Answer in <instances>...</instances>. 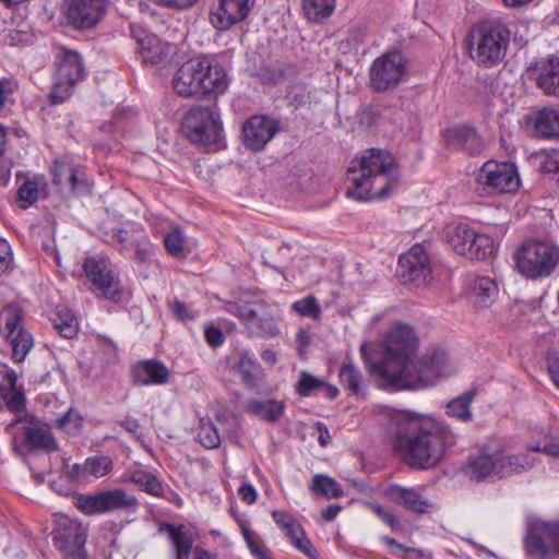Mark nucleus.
Instances as JSON below:
<instances>
[{"instance_id":"1","label":"nucleus","mask_w":559,"mask_h":559,"mask_svg":"<svg viewBox=\"0 0 559 559\" xmlns=\"http://www.w3.org/2000/svg\"><path fill=\"white\" fill-rule=\"evenodd\" d=\"M396 425L393 445L403 462L415 469L437 466L447 451L456 444L451 427L430 416L399 411L392 417Z\"/></svg>"},{"instance_id":"2","label":"nucleus","mask_w":559,"mask_h":559,"mask_svg":"<svg viewBox=\"0 0 559 559\" xmlns=\"http://www.w3.org/2000/svg\"><path fill=\"white\" fill-rule=\"evenodd\" d=\"M348 181L346 195L356 201L384 199L399 186L400 164L386 150L367 148L352 160Z\"/></svg>"},{"instance_id":"3","label":"nucleus","mask_w":559,"mask_h":559,"mask_svg":"<svg viewBox=\"0 0 559 559\" xmlns=\"http://www.w3.org/2000/svg\"><path fill=\"white\" fill-rule=\"evenodd\" d=\"M418 344L414 329L408 324L397 323L383 336L381 358L378 361L371 360L370 346L366 343L360 346V354L379 386L394 391L397 386L396 383H393L394 379L402 378L406 369L413 367Z\"/></svg>"},{"instance_id":"4","label":"nucleus","mask_w":559,"mask_h":559,"mask_svg":"<svg viewBox=\"0 0 559 559\" xmlns=\"http://www.w3.org/2000/svg\"><path fill=\"white\" fill-rule=\"evenodd\" d=\"M171 83L183 98H217L228 90L230 78L215 56H201L183 62Z\"/></svg>"},{"instance_id":"5","label":"nucleus","mask_w":559,"mask_h":559,"mask_svg":"<svg viewBox=\"0 0 559 559\" xmlns=\"http://www.w3.org/2000/svg\"><path fill=\"white\" fill-rule=\"evenodd\" d=\"M511 31L501 19L475 24L468 34L467 47L473 61L485 68L498 66L507 56Z\"/></svg>"},{"instance_id":"6","label":"nucleus","mask_w":559,"mask_h":559,"mask_svg":"<svg viewBox=\"0 0 559 559\" xmlns=\"http://www.w3.org/2000/svg\"><path fill=\"white\" fill-rule=\"evenodd\" d=\"M514 263L526 278L548 277L559 264V247L546 240L526 241L515 251Z\"/></svg>"},{"instance_id":"7","label":"nucleus","mask_w":559,"mask_h":559,"mask_svg":"<svg viewBox=\"0 0 559 559\" xmlns=\"http://www.w3.org/2000/svg\"><path fill=\"white\" fill-rule=\"evenodd\" d=\"M182 132L190 142L213 151L222 146L224 130L219 116L210 107L193 106L181 122Z\"/></svg>"},{"instance_id":"8","label":"nucleus","mask_w":559,"mask_h":559,"mask_svg":"<svg viewBox=\"0 0 559 559\" xmlns=\"http://www.w3.org/2000/svg\"><path fill=\"white\" fill-rule=\"evenodd\" d=\"M447 360V354L440 349L424 355L418 365L413 360V367H408L402 378L394 379L393 383L397 384L394 391L433 385L443 373Z\"/></svg>"},{"instance_id":"9","label":"nucleus","mask_w":559,"mask_h":559,"mask_svg":"<svg viewBox=\"0 0 559 559\" xmlns=\"http://www.w3.org/2000/svg\"><path fill=\"white\" fill-rule=\"evenodd\" d=\"M53 88L50 92L52 104L66 102L72 94L73 87L84 78L83 59L74 50H63L58 57Z\"/></svg>"},{"instance_id":"10","label":"nucleus","mask_w":559,"mask_h":559,"mask_svg":"<svg viewBox=\"0 0 559 559\" xmlns=\"http://www.w3.org/2000/svg\"><path fill=\"white\" fill-rule=\"evenodd\" d=\"M407 74V60L400 51L386 52L369 69L370 86L378 93L395 88Z\"/></svg>"},{"instance_id":"11","label":"nucleus","mask_w":559,"mask_h":559,"mask_svg":"<svg viewBox=\"0 0 559 559\" xmlns=\"http://www.w3.org/2000/svg\"><path fill=\"white\" fill-rule=\"evenodd\" d=\"M236 314L252 337L270 338L280 334L273 310L263 300L239 305Z\"/></svg>"},{"instance_id":"12","label":"nucleus","mask_w":559,"mask_h":559,"mask_svg":"<svg viewBox=\"0 0 559 559\" xmlns=\"http://www.w3.org/2000/svg\"><path fill=\"white\" fill-rule=\"evenodd\" d=\"M86 537L87 530L80 522L66 515L57 519L53 543L66 557L82 558L85 555Z\"/></svg>"},{"instance_id":"13","label":"nucleus","mask_w":559,"mask_h":559,"mask_svg":"<svg viewBox=\"0 0 559 559\" xmlns=\"http://www.w3.org/2000/svg\"><path fill=\"white\" fill-rule=\"evenodd\" d=\"M527 552L535 559L559 558V524L542 522L535 524L525 538Z\"/></svg>"},{"instance_id":"14","label":"nucleus","mask_w":559,"mask_h":559,"mask_svg":"<svg viewBox=\"0 0 559 559\" xmlns=\"http://www.w3.org/2000/svg\"><path fill=\"white\" fill-rule=\"evenodd\" d=\"M477 181L499 193H512L520 187L518 169L512 163L486 162L477 174Z\"/></svg>"},{"instance_id":"15","label":"nucleus","mask_w":559,"mask_h":559,"mask_svg":"<svg viewBox=\"0 0 559 559\" xmlns=\"http://www.w3.org/2000/svg\"><path fill=\"white\" fill-rule=\"evenodd\" d=\"M432 269L425 248L416 243L399 259V276L404 283L421 286L431 280Z\"/></svg>"},{"instance_id":"16","label":"nucleus","mask_w":559,"mask_h":559,"mask_svg":"<svg viewBox=\"0 0 559 559\" xmlns=\"http://www.w3.org/2000/svg\"><path fill=\"white\" fill-rule=\"evenodd\" d=\"M510 444L507 440H491L480 448L477 455H471L463 466V473L474 481H483L491 475L497 476V464L492 454L507 451Z\"/></svg>"},{"instance_id":"17","label":"nucleus","mask_w":559,"mask_h":559,"mask_svg":"<svg viewBox=\"0 0 559 559\" xmlns=\"http://www.w3.org/2000/svg\"><path fill=\"white\" fill-rule=\"evenodd\" d=\"M107 12L106 0H68L66 16L76 29L95 27Z\"/></svg>"},{"instance_id":"18","label":"nucleus","mask_w":559,"mask_h":559,"mask_svg":"<svg viewBox=\"0 0 559 559\" xmlns=\"http://www.w3.org/2000/svg\"><path fill=\"white\" fill-rule=\"evenodd\" d=\"M278 129L276 120L266 116H252L242 126L243 145L253 152L262 151Z\"/></svg>"},{"instance_id":"19","label":"nucleus","mask_w":559,"mask_h":559,"mask_svg":"<svg viewBox=\"0 0 559 559\" xmlns=\"http://www.w3.org/2000/svg\"><path fill=\"white\" fill-rule=\"evenodd\" d=\"M253 5L254 0H219L218 5L210 12V22L216 29L227 31L246 20Z\"/></svg>"},{"instance_id":"20","label":"nucleus","mask_w":559,"mask_h":559,"mask_svg":"<svg viewBox=\"0 0 559 559\" xmlns=\"http://www.w3.org/2000/svg\"><path fill=\"white\" fill-rule=\"evenodd\" d=\"M442 139L448 148L468 155H479L484 150V142L476 130L465 126L444 130Z\"/></svg>"},{"instance_id":"21","label":"nucleus","mask_w":559,"mask_h":559,"mask_svg":"<svg viewBox=\"0 0 559 559\" xmlns=\"http://www.w3.org/2000/svg\"><path fill=\"white\" fill-rule=\"evenodd\" d=\"M138 43V53L145 64H158L165 61L170 52L171 46L162 41L157 36L145 31H132Z\"/></svg>"},{"instance_id":"22","label":"nucleus","mask_w":559,"mask_h":559,"mask_svg":"<svg viewBox=\"0 0 559 559\" xmlns=\"http://www.w3.org/2000/svg\"><path fill=\"white\" fill-rule=\"evenodd\" d=\"M531 74L545 94L559 96V57L548 56L539 59L531 68Z\"/></svg>"},{"instance_id":"23","label":"nucleus","mask_w":559,"mask_h":559,"mask_svg":"<svg viewBox=\"0 0 559 559\" xmlns=\"http://www.w3.org/2000/svg\"><path fill=\"white\" fill-rule=\"evenodd\" d=\"M170 372L158 359L136 362L131 370L132 383L136 386L159 385L168 382Z\"/></svg>"},{"instance_id":"24","label":"nucleus","mask_w":559,"mask_h":559,"mask_svg":"<svg viewBox=\"0 0 559 559\" xmlns=\"http://www.w3.org/2000/svg\"><path fill=\"white\" fill-rule=\"evenodd\" d=\"M157 531L159 534L167 535L175 559H190L194 540L185 524L176 525L169 522H159Z\"/></svg>"},{"instance_id":"25","label":"nucleus","mask_w":559,"mask_h":559,"mask_svg":"<svg viewBox=\"0 0 559 559\" xmlns=\"http://www.w3.org/2000/svg\"><path fill=\"white\" fill-rule=\"evenodd\" d=\"M83 270L95 289L100 290L106 298L115 297L118 287L105 261L87 258L83 263Z\"/></svg>"},{"instance_id":"26","label":"nucleus","mask_w":559,"mask_h":559,"mask_svg":"<svg viewBox=\"0 0 559 559\" xmlns=\"http://www.w3.org/2000/svg\"><path fill=\"white\" fill-rule=\"evenodd\" d=\"M27 421L28 425L23 427V433L25 443L31 450H41L47 453L58 450L55 437L37 418L32 416Z\"/></svg>"},{"instance_id":"27","label":"nucleus","mask_w":559,"mask_h":559,"mask_svg":"<svg viewBox=\"0 0 559 559\" xmlns=\"http://www.w3.org/2000/svg\"><path fill=\"white\" fill-rule=\"evenodd\" d=\"M498 285L489 276H477L468 284V298L478 308L491 306L498 297Z\"/></svg>"},{"instance_id":"28","label":"nucleus","mask_w":559,"mask_h":559,"mask_svg":"<svg viewBox=\"0 0 559 559\" xmlns=\"http://www.w3.org/2000/svg\"><path fill=\"white\" fill-rule=\"evenodd\" d=\"M386 495L395 503H399L417 514H424L428 511V501L423 499L414 489L392 485L388 488Z\"/></svg>"},{"instance_id":"29","label":"nucleus","mask_w":559,"mask_h":559,"mask_svg":"<svg viewBox=\"0 0 559 559\" xmlns=\"http://www.w3.org/2000/svg\"><path fill=\"white\" fill-rule=\"evenodd\" d=\"M534 131L543 139H559V108L544 107L534 120Z\"/></svg>"},{"instance_id":"30","label":"nucleus","mask_w":559,"mask_h":559,"mask_svg":"<svg viewBox=\"0 0 559 559\" xmlns=\"http://www.w3.org/2000/svg\"><path fill=\"white\" fill-rule=\"evenodd\" d=\"M496 464L497 476L499 478H506L532 468L534 460L527 454H511L496 459Z\"/></svg>"},{"instance_id":"31","label":"nucleus","mask_w":559,"mask_h":559,"mask_svg":"<svg viewBox=\"0 0 559 559\" xmlns=\"http://www.w3.org/2000/svg\"><path fill=\"white\" fill-rule=\"evenodd\" d=\"M340 383L356 396H365L366 385L360 370L352 362H343L338 372Z\"/></svg>"},{"instance_id":"32","label":"nucleus","mask_w":559,"mask_h":559,"mask_svg":"<svg viewBox=\"0 0 559 559\" xmlns=\"http://www.w3.org/2000/svg\"><path fill=\"white\" fill-rule=\"evenodd\" d=\"M5 340L11 346V358L14 362H23L34 346L33 335L26 329H20L13 334H5Z\"/></svg>"},{"instance_id":"33","label":"nucleus","mask_w":559,"mask_h":559,"mask_svg":"<svg viewBox=\"0 0 559 559\" xmlns=\"http://www.w3.org/2000/svg\"><path fill=\"white\" fill-rule=\"evenodd\" d=\"M247 411L263 420L274 423L284 413V404L275 400H251L247 405Z\"/></svg>"},{"instance_id":"34","label":"nucleus","mask_w":559,"mask_h":559,"mask_svg":"<svg viewBox=\"0 0 559 559\" xmlns=\"http://www.w3.org/2000/svg\"><path fill=\"white\" fill-rule=\"evenodd\" d=\"M103 495L106 512L116 510H135L139 506L138 499L134 496L128 495L121 488L103 491Z\"/></svg>"},{"instance_id":"35","label":"nucleus","mask_w":559,"mask_h":559,"mask_svg":"<svg viewBox=\"0 0 559 559\" xmlns=\"http://www.w3.org/2000/svg\"><path fill=\"white\" fill-rule=\"evenodd\" d=\"M5 380H1L0 396L3 399L7 408L16 415H21L26 411V396L22 388H17V382L12 386Z\"/></svg>"},{"instance_id":"36","label":"nucleus","mask_w":559,"mask_h":559,"mask_svg":"<svg viewBox=\"0 0 559 559\" xmlns=\"http://www.w3.org/2000/svg\"><path fill=\"white\" fill-rule=\"evenodd\" d=\"M473 229L466 224H459L449 227L445 231V237L452 249L462 255H466L468 242L473 236Z\"/></svg>"},{"instance_id":"37","label":"nucleus","mask_w":559,"mask_h":559,"mask_svg":"<svg viewBox=\"0 0 559 559\" xmlns=\"http://www.w3.org/2000/svg\"><path fill=\"white\" fill-rule=\"evenodd\" d=\"M235 369L249 389L259 386L261 370L259 364L253 358L247 354H241Z\"/></svg>"},{"instance_id":"38","label":"nucleus","mask_w":559,"mask_h":559,"mask_svg":"<svg viewBox=\"0 0 559 559\" xmlns=\"http://www.w3.org/2000/svg\"><path fill=\"white\" fill-rule=\"evenodd\" d=\"M336 0H302L305 16L311 22H321L335 10Z\"/></svg>"},{"instance_id":"39","label":"nucleus","mask_w":559,"mask_h":559,"mask_svg":"<svg viewBox=\"0 0 559 559\" xmlns=\"http://www.w3.org/2000/svg\"><path fill=\"white\" fill-rule=\"evenodd\" d=\"M310 488L314 493L324 496L328 499L340 498L344 496L342 485L334 478L324 474L314 475Z\"/></svg>"},{"instance_id":"40","label":"nucleus","mask_w":559,"mask_h":559,"mask_svg":"<svg viewBox=\"0 0 559 559\" xmlns=\"http://www.w3.org/2000/svg\"><path fill=\"white\" fill-rule=\"evenodd\" d=\"M493 251V240L486 234L473 231L472 239L468 242L466 258L471 260H484Z\"/></svg>"},{"instance_id":"41","label":"nucleus","mask_w":559,"mask_h":559,"mask_svg":"<svg viewBox=\"0 0 559 559\" xmlns=\"http://www.w3.org/2000/svg\"><path fill=\"white\" fill-rule=\"evenodd\" d=\"M474 395V392H465L461 396L450 401L447 406V414L462 421H469L472 419L469 407Z\"/></svg>"},{"instance_id":"42","label":"nucleus","mask_w":559,"mask_h":559,"mask_svg":"<svg viewBox=\"0 0 559 559\" xmlns=\"http://www.w3.org/2000/svg\"><path fill=\"white\" fill-rule=\"evenodd\" d=\"M21 178H24V181L19 187L16 195L22 202L21 206L23 209H27L38 200V181L31 179L22 171H19L16 174V179L20 180Z\"/></svg>"},{"instance_id":"43","label":"nucleus","mask_w":559,"mask_h":559,"mask_svg":"<svg viewBox=\"0 0 559 559\" xmlns=\"http://www.w3.org/2000/svg\"><path fill=\"white\" fill-rule=\"evenodd\" d=\"M0 322L3 323L5 334H13L19 332L20 329H25L23 325L22 309L14 304L7 305L0 312Z\"/></svg>"},{"instance_id":"44","label":"nucleus","mask_w":559,"mask_h":559,"mask_svg":"<svg viewBox=\"0 0 559 559\" xmlns=\"http://www.w3.org/2000/svg\"><path fill=\"white\" fill-rule=\"evenodd\" d=\"M130 479L133 484H135L141 490L153 495V496H162L163 486L157 477L146 471H135L131 474Z\"/></svg>"},{"instance_id":"45","label":"nucleus","mask_w":559,"mask_h":559,"mask_svg":"<svg viewBox=\"0 0 559 559\" xmlns=\"http://www.w3.org/2000/svg\"><path fill=\"white\" fill-rule=\"evenodd\" d=\"M53 326L66 338H72L78 333V320L73 312L67 308L56 313Z\"/></svg>"},{"instance_id":"46","label":"nucleus","mask_w":559,"mask_h":559,"mask_svg":"<svg viewBox=\"0 0 559 559\" xmlns=\"http://www.w3.org/2000/svg\"><path fill=\"white\" fill-rule=\"evenodd\" d=\"M164 247L166 251L175 258H186V239L179 228H174L164 236Z\"/></svg>"},{"instance_id":"47","label":"nucleus","mask_w":559,"mask_h":559,"mask_svg":"<svg viewBox=\"0 0 559 559\" xmlns=\"http://www.w3.org/2000/svg\"><path fill=\"white\" fill-rule=\"evenodd\" d=\"M76 507L87 515L106 513L103 491L95 495L79 496Z\"/></svg>"},{"instance_id":"48","label":"nucleus","mask_w":559,"mask_h":559,"mask_svg":"<svg viewBox=\"0 0 559 559\" xmlns=\"http://www.w3.org/2000/svg\"><path fill=\"white\" fill-rule=\"evenodd\" d=\"M114 468L111 457L107 455L91 456L85 460V469L90 476L100 478L108 475Z\"/></svg>"},{"instance_id":"49","label":"nucleus","mask_w":559,"mask_h":559,"mask_svg":"<svg viewBox=\"0 0 559 559\" xmlns=\"http://www.w3.org/2000/svg\"><path fill=\"white\" fill-rule=\"evenodd\" d=\"M68 180L74 194L86 195L91 193L92 182L83 169L70 168L68 170Z\"/></svg>"},{"instance_id":"50","label":"nucleus","mask_w":559,"mask_h":559,"mask_svg":"<svg viewBox=\"0 0 559 559\" xmlns=\"http://www.w3.org/2000/svg\"><path fill=\"white\" fill-rule=\"evenodd\" d=\"M366 28L361 25L353 26L348 29L346 37L340 43V48L344 52L357 50L365 41Z\"/></svg>"},{"instance_id":"51","label":"nucleus","mask_w":559,"mask_h":559,"mask_svg":"<svg viewBox=\"0 0 559 559\" xmlns=\"http://www.w3.org/2000/svg\"><path fill=\"white\" fill-rule=\"evenodd\" d=\"M292 308L299 316L306 318L318 319L321 314V307L313 296H308L295 301Z\"/></svg>"},{"instance_id":"52","label":"nucleus","mask_w":559,"mask_h":559,"mask_svg":"<svg viewBox=\"0 0 559 559\" xmlns=\"http://www.w3.org/2000/svg\"><path fill=\"white\" fill-rule=\"evenodd\" d=\"M322 385H324V380H321L304 370L299 373V380L296 384V392L300 396H309L316 390H320Z\"/></svg>"},{"instance_id":"53","label":"nucleus","mask_w":559,"mask_h":559,"mask_svg":"<svg viewBox=\"0 0 559 559\" xmlns=\"http://www.w3.org/2000/svg\"><path fill=\"white\" fill-rule=\"evenodd\" d=\"M288 537L290 543L309 559H319L317 549L310 539L306 536L301 526L299 527V531H295L294 534Z\"/></svg>"},{"instance_id":"54","label":"nucleus","mask_w":559,"mask_h":559,"mask_svg":"<svg viewBox=\"0 0 559 559\" xmlns=\"http://www.w3.org/2000/svg\"><path fill=\"white\" fill-rule=\"evenodd\" d=\"M198 437L201 444L206 449H214L221 444L217 428L211 421H201Z\"/></svg>"},{"instance_id":"55","label":"nucleus","mask_w":559,"mask_h":559,"mask_svg":"<svg viewBox=\"0 0 559 559\" xmlns=\"http://www.w3.org/2000/svg\"><path fill=\"white\" fill-rule=\"evenodd\" d=\"M381 539L389 547V549L391 550V554H393L395 556H399V557H402L405 559H414L415 557L416 558L423 557L421 550L405 547L404 545L400 544L392 537L383 536Z\"/></svg>"},{"instance_id":"56","label":"nucleus","mask_w":559,"mask_h":559,"mask_svg":"<svg viewBox=\"0 0 559 559\" xmlns=\"http://www.w3.org/2000/svg\"><path fill=\"white\" fill-rule=\"evenodd\" d=\"M272 516L275 523L285 532L286 536L293 535L294 532L299 531L301 526L297 520L287 512L274 510Z\"/></svg>"},{"instance_id":"57","label":"nucleus","mask_w":559,"mask_h":559,"mask_svg":"<svg viewBox=\"0 0 559 559\" xmlns=\"http://www.w3.org/2000/svg\"><path fill=\"white\" fill-rule=\"evenodd\" d=\"M241 531L250 552L255 559H274L267 549L259 546L251 537V532L245 525L241 526Z\"/></svg>"},{"instance_id":"58","label":"nucleus","mask_w":559,"mask_h":559,"mask_svg":"<svg viewBox=\"0 0 559 559\" xmlns=\"http://www.w3.org/2000/svg\"><path fill=\"white\" fill-rule=\"evenodd\" d=\"M373 511L376 514L390 526V528L394 532L402 530V524L400 519L389 509H385L379 504L374 506Z\"/></svg>"},{"instance_id":"59","label":"nucleus","mask_w":559,"mask_h":559,"mask_svg":"<svg viewBox=\"0 0 559 559\" xmlns=\"http://www.w3.org/2000/svg\"><path fill=\"white\" fill-rule=\"evenodd\" d=\"M82 426V418L72 411L67 412L58 419V427L67 432L76 431Z\"/></svg>"},{"instance_id":"60","label":"nucleus","mask_w":559,"mask_h":559,"mask_svg":"<svg viewBox=\"0 0 559 559\" xmlns=\"http://www.w3.org/2000/svg\"><path fill=\"white\" fill-rule=\"evenodd\" d=\"M13 254L9 242L0 238V276L12 269Z\"/></svg>"},{"instance_id":"61","label":"nucleus","mask_w":559,"mask_h":559,"mask_svg":"<svg viewBox=\"0 0 559 559\" xmlns=\"http://www.w3.org/2000/svg\"><path fill=\"white\" fill-rule=\"evenodd\" d=\"M16 90V83L8 78L0 80V110Z\"/></svg>"},{"instance_id":"62","label":"nucleus","mask_w":559,"mask_h":559,"mask_svg":"<svg viewBox=\"0 0 559 559\" xmlns=\"http://www.w3.org/2000/svg\"><path fill=\"white\" fill-rule=\"evenodd\" d=\"M119 425L128 432H130L132 436L135 437L136 440H143L144 433L142 431V426L140 425L139 420L134 418L127 417L126 419L121 420Z\"/></svg>"},{"instance_id":"63","label":"nucleus","mask_w":559,"mask_h":559,"mask_svg":"<svg viewBox=\"0 0 559 559\" xmlns=\"http://www.w3.org/2000/svg\"><path fill=\"white\" fill-rule=\"evenodd\" d=\"M204 336L209 345L212 347L221 346L224 343V334L219 328L209 326L204 331Z\"/></svg>"},{"instance_id":"64","label":"nucleus","mask_w":559,"mask_h":559,"mask_svg":"<svg viewBox=\"0 0 559 559\" xmlns=\"http://www.w3.org/2000/svg\"><path fill=\"white\" fill-rule=\"evenodd\" d=\"M547 367L554 383L559 388V355H548Z\"/></svg>"}]
</instances>
